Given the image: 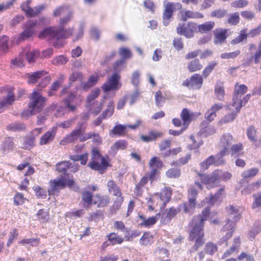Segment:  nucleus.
<instances>
[{"label": "nucleus", "mask_w": 261, "mask_h": 261, "mask_svg": "<svg viewBox=\"0 0 261 261\" xmlns=\"http://www.w3.org/2000/svg\"><path fill=\"white\" fill-rule=\"evenodd\" d=\"M210 215V208L205 207L200 214L194 216L189 225L191 229L189 235V240L194 242L190 250L192 253L197 251L205 243L204 223Z\"/></svg>", "instance_id": "f257e3e1"}, {"label": "nucleus", "mask_w": 261, "mask_h": 261, "mask_svg": "<svg viewBox=\"0 0 261 261\" xmlns=\"http://www.w3.org/2000/svg\"><path fill=\"white\" fill-rule=\"evenodd\" d=\"M197 175L201 182L195 181L194 185L201 190L203 189L202 184L205 185L207 189H210L218 186L221 181L226 182L232 177V174L230 172L219 169L214 170L210 174L198 172Z\"/></svg>", "instance_id": "f03ea898"}, {"label": "nucleus", "mask_w": 261, "mask_h": 261, "mask_svg": "<svg viewBox=\"0 0 261 261\" xmlns=\"http://www.w3.org/2000/svg\"><path fill=\"white\" fill-rule=\"evenodd\" d=\"M73 33L72 29L65 30L62 28H56L54 27L45 28L39 34V38L43 39L47 38L49 40L55 39L56 42L54 43V46L56 47L61 46L62 44L58 42L60 39L68 38L72 36Z\"/></svg>", "instance_id": "7ed1b4c3"}, {"label": "nucleus", "mask_w": 261, "mask_h": 261, "mask_svg": "<svg viewBox=\"0 0 261 261\" xmlns=\"http://www.w3.org/2000/svg\"><path fill=\"white\" fill-rule=\"evenodd\" d=\"M88 166L91 169L97 171L102 174L111 167L109 157L102 156L97 148H93L91 150V158L88 164Z\"/></svg>", "instance_id": "20e7f679"}, {"label": "nucleus", "mask_w": 261, "mask_h": 261, "mask_svg": "<svg viewBox=\"0 0 261 261\" xmlns=\"http://www.w3.org/2000/svg\"><path fill=\"white\" fill-rule=\"evenodd\" d=\"M49 183V188L47 190L49 195H58L60 191L64 189L66 186L71 188L75 185V181L72 177L69 179H66L62 177L51 179Z\"/></svg>", "instance_id": "39448f33"}, {"label": "nucleus", "mask_w": 261, "mask_h": 261, "mask_svg": "<svg viewBox=\"0 0 261 261\" xmlns=\"http://www.w3.org/2000/svg\"><path fill=\"white\" fill-rule=\"evenodd\" d=\"M28 108H32L37 113L40 112L44 108L46 98L42 95L41 91L34 89L29 97Z\"/></svg>", "instance_id": "423d86ee"}, {"label": "nucleus", "mask_w": 261, "mask_h": 261, "mask_svg": "<svg viewBox=\"0 0 261 261\" xmlns=\"http://www.w3.org/2000/svg\"><path fill=\"white\" fill-rule=\"evenodd\" d=\"M198 192L193 185H191L187 191L188 202L181 205L185 213L193 214L197 204Z\"/></svg>", "instance_id": "0eeeda50"}, {"label": "nucleus", "mask_w": 261, "mask_h": 261, "mask_svg": "<svg viewBox=\"0 0 261 261\" xmlns=\"http://www.w3.org/2000/svg\"><path fill=\"white\" fill-rule=\"evenodd\" d=\"M121 78L120 74L118 73H113L109 77L107 81L102 85L101 89L105 93H107L110 91H117L122 86L120 82Z\"/></svg>", "instance_id": "6e6552de"}, {"label": "nucleus", "mask_w": 261, "mask_h": 261, "mask_svg": "<svg viewBox=\"0 0 261 261\" xmlns=\"http://www.w3.org/2000/svg\"><path fill=\"white\" fill-rule=\"evenodd\" d=\"M196 27V23L193 21H189L187 23H180L176 28V32L178 35L191 38L194 37V33H197Z\"/></svg>", "instance_id": "1a4fd4ad"}, {"label": "nucleus", "mask_w": 261, "mask_h": 261, "mask_svg": "<svg viewBox=\"0 0 261 261\" xmlns=\"http://www.w3.org/2000/svg\"><path fill=\"white\" fill-rule=\"evenodd\" d=\"M224 156H221L219 152L216 156L210 155L200 164V168L201 170H207L211 165L215 166H220L224 165L226 163L225 160L223 158Z\"/></svg>", "instance_id": "9d476101"}, {"label": "nucleus", "mask_w": 261, "mask_h": 261, "mask_svg": "<svg viewBox=\"0 0 261 261\" xmlns=\"http://www.w3.org/2000/svg\"><path fill=\"white\" fill-rule=\"evenodd\" d=\"M233 141V137L230 133H224L221 136L219 146L221 148L219 151L221 156H225L229 154V148Z\"/></svg>", "instance_id": "9b49d317"}, {"label": "nucleus", "mask_w": 261, "mask_h": 261, "mask_svg": "<svg viewBox=\"0 0 261 261\" xmlns=\"http://www.w3.org/2000/svg\"><path fill=\"white\" fill-rule=\"evenodd\" d=\"M203 75L199 73H194L189 79L182 82V86L193 89H199L201 88L203 83Z\"/></svg>", "instance_id": "f8f14e48"}, {"label": "nucleus", "mask_w": 261, "mask_h": 261, "mask_svg": "<svg viewBox=\"0 0 261 261\" xmlns=\"http://www.w3.org/2000/svg\"><path fill=\"white\" fill-rule=\"evenodd\" d=\"M31 1L28 0L21 5V10L24 11L26 15L30 17H35L40 14L45 8L44 5H40L34 8L30 6Z\"/></svg>", "instance_id": "ddd939ff"}, {"label": "nucleus", "mask_w": 261, "mask_h": 261, "mask_svg": "<svg viewBox=\"0 0 261 261\" xmlns=\"http://www.w3.org/2000/svg\"><path fill=\"white\" fill-rule=\"evenodd\" d=\"M83 130L81 127L73 129L70 134L65 136L63 139H62L59 144L61 145L65 146L68 144L71 143H75L76 141L82 136H84L85 134H82Z\"/></svg>", "instance_id": "4468645a"}, {"label": "nucleus", "mask_w": 261, "mask_h": 261, "mask_svg": "<svg viewBox=\"0 0 261 261\" xmlns=\"http://www.w3.org/2000/svg\"><path fill=\"white\" fill-rule=\"evenodd\" d=\"M155 195H158L160 199L163 202L160 207L161 211H162L166 208L167 204L171 200L172 189L169 186L165 187L160 192L155 193Z\"/></svg>", "instance_id": "2eb2a0df"}, {"label": "nucleus", "mask_w": 261, "mask_h": 261, "mask_svg": "<svg viewBox=\"0 0 261 261\" xmlns=\"http://www.w3.org/2000/svg\"><path fill=\"white\" fill-rule=\"evenodd\" d=\"M200 112H190L187 108H184L180 114L181 119L182 120L184 129H187L191 122L201 115Z\"/></svg>", "instance_id": "dca6fc26"}, {"label": "nucleus", "mask_w": 261, "mask_h": 261, "mask_svg": "<svg viewBox=\"0 0 261 261\" xmlns=\"http://www.w3.org/2000/svg\"><path fill=\"white\" fill-rule=\"evenodd\" d=\"M228 29L217 28L214 31V41L215 44H222L225 42L228 36Z\"/></svg>", "instance_id": "f3484780"}, {"label": "nucleus", "mask_w": 261, "mask_h": 261, "mask_svg": "<svg viewBox=\"0 0 261 261\" xmlns=\"http://www.w3.org/2000/svg\"><path fill=\"white\" fill-rule=\"evenodd\" d=\"M57 131V127L54 126L51 128L41 137L39 140V144L40 145H44L52 142L55 139Z\"/></svg>", "instance_id": "a211bd4d"}, {"label": "nucleus", "mask_w": 261, "mask_h": 261, "mask_svg": "<svg viewBox=\"0 0 261 261\" xmlns=\"http://www.w3.org/2000/svg\"><path fill=\"white\" fill-rule=\"evenodd\" d=\"M15 100V96L11 89L8 91L6 97L0 99V113L3 112L9 106L11 105Z\"/></svg>", "instance_id": "6ab92c4d"}, {"label": "nucleus", "mask_w": 261, "mask_h": 261, "mask_svg": "<svg viewBox=\"0 0 261 261\" xmlns=\"http://www.w3.org/2000/svg\"><path fill=\"white\" fill-rule=\"evenodd\" d=\"M23 53L25 55L26 60L29 63L35 62L40 55L38 50L31 49L30 46H27L23 49Z\"/></svg>", "instance_id": "aec40b11"}, {"label": "nucleus", "mask_w": 261, "mask_h": 261, "mask_svg": "<svg viewBox=\"0 0 261 261\" xmlns=\"http://www.w3.org/2000/svg\"><path fill=\"white\" fill-rule=\"evenodd\" d=\"M110 202V199L107 195L96 194L93 198V204L97 206V207H105L108 205Z\"/></svg>", "instance_id": "412c9836"}, {"label": "nucleus", "mask_w": 261, "mask_h": 261, "mask_svg": "<svg viewBox=\"0 0 261 261\" xmlns=\"http://www.w3.org/2000/svg\"><path fill=\"white\" fill-rule=\"evenodd\" d=\"M223 108V105L221 103H216L205 114L206 121L210 123L213 121L216 117V112Z\"/></svg>", "instance_id": "4be33fe9"}, {"label": "nucleus", "mask_w": 261, "mask_h": 261, "mask_svg": "<svg viewBox=\"0 0 261 261\" xmlns=\"http://www.w3.org/2000/svg\"><path fill=\"white\" fill-rule=\"evenodd\" d=\"M163 136V133L162 132L151 130L148 132V135H142L140 136V138L143 142L148 143L155 141L158 139L161 138Z\"/></svg>", "instance_id": "5701e85b"}, {"label": "nucleus", "mask_w": 261, "mask_h": 261, "mask_svg": "<svg viewBox=\"0 0 261 261\" xmlns=\"http://www.w3.org/2000/svg\"><path fill=\"white\" fill-rule=\"evenodd\" d=\"M215 25V23L213 21H206L199 24L196 23L197 33L202 34L209 33L214 29Z\"/></svg>", "instance_id": "b1692460"}, {"label": "nucleus", "mask_w": 261, "mask_h": 261, "mask_svg": "<svg viewBox=\"0 0 261 261\" xmlns=\"http://www.w3.org/2000/svg\"><path fill=\"white\" fill-rule=\"evenodd\" d=\"M36 24V21H30L27 24L26 29L20 34L18 40H22L31 37L34 32V26Z\"/></svg>", "instance_id": "393cba45"}, {"label": "nucleus", "mask_w": 261, "mask_h": 261, "mask_svg": "<svg viewBox=\"0 0 261 261\" xmlns=\"http://www.w3.org/2000/svg\"><path fill=\"white\" fill-rule=\"evenodd\" d=\"M253 63L254 64H259L260 63V68H261V47L258 46V49L252 56L248 59L243 63V65L244 66H250Z\"/></svg>", "instance_id": "a878e982"}, {"label": "nucleus", "mask_w": 261, "mask_h": 261, "mask_svg": "<svg viewBox=\"0 0 261 261\" xmlns=\"http://www.w3.org/2000/svg\"><path fill=\"white\" fill-rule=\"evenodd\" d=\"M236 222H233L229 219L227 220L226 223L222 227V230L223 231H228V232L226 233L225 238H223V242L226 241L229 238H230L233 232L234 231V227L236 226Z\"/></svg>", "instance_id": "bb28decb"}, {"label": "nucleus", "mask_w": 261, "mask_h": 261, "mask_svg": "<svg viewBox=\"0 0 261 261\" xmlns=\"http://www.w3.org/2000/svg\"><path fill=\"white\" fill-rule=\"evenodd\" d=\"M91 138L92 139L93 143L94 144H101L102 142V138L99 134L91 132L85 134L84 136H82L80 137V141L85 142Z\"/></svg>", "instance_id": "cd10ccee"}, {"label": "nucleus", "mask_w": 261, "mask_h": 261, "mask_svg": "<svg viewBox=\"0 0 261 261\" xmlns=\"http://www.w3.org/2000/svg\"><path fill=\"white\" fill-rule=\"evenodd\" d=\"M127 134V126L121 124L116 125L110 132V136L117 137H124Z\"/></svg>", "instance_id": "c85d7f7f"}, {"label": "nucleus", "mask_w": 261, "mask_h": 261, "mask_svg": "<svg viewBox=\"0 0 261 261\" xmlns=\"http://www.w3.org/2000/svg\"><path fill=\"white\" fill-rule=\"evenodd\" d=\"M203 17L204 15L200 12L188 10L181 15V20L186 21L188 19H199Z\"/></svg>", "instance_id": "c756f323"}, {"label": "nucleus", "mask_w": 261, "mask_h": 261, "mask_svg": "<svg viewBox=\"0 0 261 261\" xmlns=\"http://www.w3.org/2000/svg\"><path fill=\"white\" fill-rule=\"evenodd\" d=\"M107 187L108 188L109 193L112 194L114 196L121 195V194H122L121 190L117 185L115 181L113 179H111L108 181Z\"/></svg>", "instance_id": "7c9ffc66"}, {"label": "nucleus", "mask_w": 261, "mask_h": 261, "mask_svg": "<svg viewBox=\"0 0 261 261\" xmlns=\"http://www.w3.org/2000/svg\"><path fill=\"white\" fill-rule=\"evenodd\" d=\"M248 37V29L244 28L240 31L239 35L232 39L230 43L231 45H237L244 41L247 42Z\"/></svg>", "instance_id": "2f4dec72"}, {"label": "nucleus", "mask_w": 261, "mask_h": 261, "mask_svg": "<svg viewBox=\"0 0 261 261\" xmlns=\"http://www.w3.org/2000/svg\"><path fill=\"white\" fill-rule=\"evenodd\" d=\"M174 7L175 5L172 3L169 2L166 4L163 15L164 24L167 25L168 24V22L166 20H168L172 17Z\"/></svg>", "instance_id": "473e14b6"}, {"label": "nucleus", "mask_w": 261, "mask_h": 261, "mask_svg": "<svg viewBox=\"0 0 261 261\" xmlns=\"http://www.w3.org/2000/svg\"><path fill=\"white\" fill-rule=\"evenodd\" d=\"M229 151L231 156L237 157L244 155V146L242 143L234 144L229 148Z\"/></svg>", "instance_id": "72a5a7b5"}, {"label": "nucleus", "mask_w": 261, "mask_h": 261, "mask_svg": "<svg viewBox=\"0 0 261 261\" xmlns=\"http://www.w3.org/2000/svg\"><path fill=\"white\" fill-rule=\"evenodd\" d=\"M108 241L111 246L121 244L124 241V238L117 233L112 232L107 236Z\"/></svg>", "instance_id": "f704fd0d"}, {"label": "nucleus", "mask_w": 261, "mask_h": 261, "mask_svg": "<svg viewBox=\"0 0 261 261\" xmlns=\"http://www.w3.org/2000/svg\"><path fill=\"white\" fill-rule=\"evenodd\" d=\"M160 216V213H158L155 216L149 217L147 219H145V218L143 216H140V219L143 220V222L141 223V225L147 227L152 226L157 222Z\"/></svg>", "instance_id": "c9c22d12"}, {"label": "nucleus", "mask_w": 261, "mask_h": 261, "mask_svg": "<svg viewBox=\"0 0 261 261\" xmlns=\"http://www.w3.org/2000/svg\"><path fill=\"white\" fill-rule=\"evenodd\" d=\"M47 72L44 70L34 72L31 73H28V83L29 84H35L39 79L44 76Z\"/></svg>", "instance_id": "e433bc0d"}, {"label": "nucleus", "mask_w": 261, "mask_h": 261, "mask_svg": "<svg viewBox=\"0 0 261 261\" xmlns=\"http://www.w3.org/2000/svg\"><path fill=\"white\" fill-rule=\"evenodd\" d=\"M154 238L150 232L145 231L139 240V243L142 246H149L154 241Z\"/></svg>", "instance_id": "4c0bfd02"}, {"label": "nucleus", "mask_w": 261, "mask_h": 261, "mask_svg": "<svg viewBox=\"0 0 261 261\" xmlns=\"http://www.w3.org/2000/svg\"><path fill=\"white\" fill-rule=\"evenodd\" d=\"M181 205H179L177 207L171 206L166 210L165 219L171 220L176 217L181 211Z\"/></svg>", "instance_id": "58836bf2"}, {"label": "nucleus", "mask_w": 261, "mask_h": 261, "mask_svg": "<svg viewBox=\"0 0 261 261\" xmlns=\"http://www.w3.org/2000/svg\"><path fill=\"white\" fill-rule=\"evenodd\" d=\"M99 79V76L97 74L90 75L88 81L82 84V89L84 90H88L95 86L98 82Z\"/></svg>", "instance_id": "ea45409f"}, {"label": "nucleus", "mask_w": 261, "mask_h": 261, "mask_svg": "<svg viewBox=\"0 0 261 261\" xmlns=\"http://www.w3.org/2000/svg\"><path fill=\"white\" fill-rule=\"evenodd\" d=\"M93 195L92 192L84 190L82 194V200L85 207H89L93 203Z\"/></svg>", "instance_id": "a19ab883"}, {"label": "nucleus", "mask_w": 261, "mask_h": 261, "mask_svg": "<svg viewBox=\"0 0 261 261\" xmlns=\"http://www.w3.org/2000/svg\"><path fill=\"white\" fill-rule=\"evenodd\" d=\"M155 261H170L169 251L165 248L159 249L156 252Z\"/></svg>", "instance_id": "79ce46f5"}, {"label": "nucleus", "mask_w": 261, "mask_h": 261, "mask_svg": "<svg viewBox=\"0 0 261 261\" xmlns=\"http://www.w3.org/2000/svg\"><path fill=\"white\" fill-rule=\"evenodd\" d=\"M203 68V65L198 59L191 61L187 65V69L190 72L200 71Z\"/></svg>", "instance_id": "37998d69"}, {"label": "nucleus", "mask_w": 261, "mask_h": 261, "mask_svg": "<svg viewBox=\"0 0 261 261\" xmlns=\"http://www.w3.org/2000/svg\"><path fill=\"white\" fill-rule=\"evenodd\" d=\"M225 194V186H221L214 194H211L209 202L214 203L222 199Z\"/></svg>", "instance_id": "c03bdc74"}, {"label": "nucleus", "mask_w": 261, "mask_h": 261, "mask_svg": "<svg viewBox=\"0 0 261 261\" xmlns=\"http://www.w3.org/2000/svg\"><path fill=\"white\" fill-rule=\"evenodd\" d=\"M148 166L151 169H156L160 171L164 166V164L160 158L153 156L149 160Z\"/></svg>", "instance_id": "a18cd8bd"}, {"label": "nucleus", "mask_w": 261, "mask_h": 261, "mask_svg": "<svg viewBox=\"0 0 261 261\" xmlns=\"http://www.w3.org/2000/svg\"><path fill=\"white\" fill-rule=\"evenodd\" d=\"M149 180L145 174L136 185L134 191L137 196H141L143 192V188L148 182Z\"/></svg>", "instance_id": "49530a36"}, {"label": "nucleus", "mask_w": 261, "mask_h": 261, "mask_svg": "<svg viewBox=\"0 0 261 261\" xmlns=\"http://www.w3.org/2000/svg\"><path fill=\"white\" fill-rule=\"evenodd\" d=\"M259 172V169L257 168H252L246 171H244L241 176L243 178L241 180L240 182H242L243 180L246 181L249 178H252L256 176Z\"/></svg>", "instance_id": "de8ad7c7"}, {"label": "nucleus", "mask_w": 261, "mask_h": 261, "mask_svg": "<svg viewBox=\"0 0 261 261\" xmlns=\"http://www.w3.org/2000/svg\"><path fill=\"white\" fill-rule=\"evenodd\" d=\"M76 94L71 92L68 97L65 98L63 101L65 104V108L68 109L70 111L74 112L76 109L75 105H71L70 102L75 98Z\"/></svg>", "instance_id": "09e8293b"}, {"label": "nucleus", "mask_w": 261, "mask_h": 261, "mask_svg": "<svg viewBox=\"0 0 261 261\" xmlns=\"http://www.w3.org/2000/svg\"><path fill=\"white\" fill-rule=\"evenodd\" d=\"M247 91L248 87L246 85L244 84L239 85L237 83L234 85L233 95L242 97V96L246 93Z\"/></svg>", "instance_id": "8fccbe9b"}, {"label": "nucleus", "mask_w": 261, "mask_h": 261, "mask_svg": "<svg viewBox=\"0 0 261 261\" xmlns=\"http://www.w3.org/2000/svg\"><path fill=\"white\" fill-rule=\"evenodd\" d=\"M71 163L68 161H62L56 165V169L59 173L65 174L70 168Z\"/></svg>", "instance_id": "3c124183"}, {"label": "nucleus", "mask_w": 261, "mask_h": 261, "mask_svg": "<svg viewBox=\"0 0 261 261\" xmlns=\"http://www.w3.org/2000/svg\"><path fill=\"white\" fill-rule=\"evenodd\" d=\"M215 94L217 98L221 101L224 99L225 90L222 83H217L215 87Z\"/></svg>", "instance_id": "603ef678"}, {"label": "nucleus", "mask_w": 261, "mask_h": 261, "mask_svg": "<svg viewBox=\"0 0 261 261\" xmlns=\"http://www.w3.org/2000/svg\"><path fill=\"white\" fill-rule=\"evenodd\" d=\"M40 243V239L39 238H24L19 241L18 244L21 245L25 246L27 244H30L32 247H37Z\"/></svg>", "instance_id": "864d4df0"}, {"label": "nucleus", "mask_w": 261, "mask_h": 261, "mask_svg": "<svg viewBox=\"0 0 261 261\" xmlns=\"http://www.w3.org/2000/svg\"><path fill=\"white\" fill-rule=\"evenodd\" d=\"M84 79V75L82 72L74 70L69 76V82L70 84H71L76 81L82 82Z\"/></svg>", "instance_id": "5fc2aeb1"}, {"label": "nucleus", "mask_w": 261, "mask_h": 261, "mask_svg": "<svg viewBox=\"0 0 261 261\" xmlns=\"http://www.w3.org/2000/svg\"><path fill=\"white\" fill-rule=\"evenodd\" d=\"M165 174L169 178H178L181 175V170L179 168H171L166 171Z\"/></svg>", "instance_id": "6e6d98bb"}, {"label": "nucleus", "mask_w": 261, "mask_h": 261, "mask_svg": "<svg viewBox=\"0 0 261 261\" xmlns=\"http://www.w3.org/2000/svg\"><path fill=\"white\" fill-rule=\"evenodd\" d=\"M218 63L215 61H211L205 67L202 71V75L207 78L217 65Z\"/></svg>", "instance_id": "4d7b16f0"}, {"label": "nucleus", "mask_w": 261, "mask_h": 261, "mask_svg": "<svg viewBox=\"0 0 261 261\" xmlns=\"http://www.w3.org/2000/svg\"><path fill=\"white\" fill-rule=\"evenodd\" d=\"M116 198L114 199L113 205L111 207L112 211L115 212L119 210L121 205L124 201V197L122 194L121 195L115 196Z\"/></svg>", "instance_id": "13d9d810"}, {"label": "nucleus", "mask_w": 261, "mask_h": 261, "mask_svg": "<svg viewBox=\"0 0 261 261\" xmlns=\"http://www.w3.org/2000/svg\"><path fill=\"white\" fill-rule=\"evenodd\" d=\"M68 11H71L67 6H61L56 8L53 11L54 17H59L62 15H66Z\"/></svg>", "instance_id": "bf43d9fd"}, {"label": "nucleus", "mask_w": 261, "mask_h": 261, "mask_svg": "<svg viewBox=\"0 0 261 261\" xmlns=\"http://www.w3.org/2000/svg\"><path fill=\"white\" fill-rule=\"evenodd\" d=\"M204 250L206 253L213 255L218 251V247L215 243L208 242L205 245Z\"/></svg>", "instance_id": "052dcab7"}, {"label": "nucleus", "mask_w": 261, "mask_h": 261, "mask_svg": "<svg viewBox=\"0 0 261 261\" xmlns=\"http://www.w3.org/2000/svg\"><path fill=\"white\" fill-rule=\"evenodd\" d=\"M14 138L13 137H9L6 138L3 143V146L2 150L3 151H8L10 150L14 149V143L13 142Z\"/></svg>", "instance_id": "680f3d73"}, {"label": "nucleus", "mask_w": 261, "mask_h": 261, "mask_svg": "<svg viewBox=\"0 0 261 261\" xmlns=\"http://www.w3.org/2000/svg\"><path fill=\"white\" fill-rule=\"evenodd\" d=\"M26 200H27V198L24 197L22 193L19 192H16L13 197L14 204L16 206L23 204Z\"/></svg>", "instance_id": "e2e57ef3"}, {"label": "nucleus", "mask_w": 261, "mask_h": 261, "mask_svg": "<svg viewBox=\"0 0 261 261\" xmlns=\"http://www.w3.org/2000/svg\"><path fill=\"white\" fill-rule=\"evenodd\" d=\"M191 155L190 153L187 154L185 156L180 158L177 161H173L171 163V166H182L188 163L191 160Z\"/></svg>", "instance_id": "0e129e2a"}, {"label": "nucleus", "mask_w": 261, "mask_h": 261, "mask_svg": "<svg viewBox=\"0 0 261 261\" xmlns=\"http://www.w3.org/2000/svg\"><path fill=\"white\" fill-rule=\"evenodd\" d=\"M227 211L229 215H234V221L237 222L241 217V214L239 213V210L232 205H229L227 207Z\"/></svg>", "instance_id": "69168bd1"}, {"label": "nucleus", "mask_w": 261, "mask_h": 261, "mask_svg": "<svg viewBox=\"0 0 261 261\" xmlns=\"http://www.w3.org/2000/svg\"><path fill=\"white\" fill-rule=\"evenodd\" d=\"M171 145V140L169 139L163 140L159 144V150L162 155L166 150L170 149Z\"/></svg>", "instance_id": "338daca9"}, {"label": "nucleus", "mask_w": 261, "mask_h": 261, "mask_svg": "<svg viewBox=\"0 0 261 261\" xmlns=\"http://www.w3.org/2000/svg\"><path fill=\"white\" fill-rule=\"evenodd\" d=\"M253 197L254 201L252 203L251 208L255 209L261 207V192L253 194Z\"/></svg>", "instance_id": "774afa93"}]
</instances>
